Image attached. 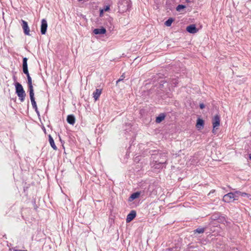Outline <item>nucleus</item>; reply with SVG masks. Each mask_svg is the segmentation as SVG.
I'll return each mask as SVG.
<instances>
[{
	"label": "nucleus",
	"mask_w": 251,
	"mask_h": 251,
	"mask_svg": "<svg viewBox=\"0 0 251 251\" xmlns=\"http://www.w3.org/2000/svg\"><path fill=\"white\" fill-rule=\"evenodd\" d=\"M27 78V83L29 88V92H34L33 87L32 85V79L29 75V74L26 75Z\"/></svg>",
	"instance_id": "8"
},
{
	"label": "nucleus",
	"mask_w": 251,
	"mask_h": 251,
	"mask_svg": "<svg viewBox=\"0 0 251 251\" xmlns=\"http://www.w3.org/2000/svg\"><path fill=\"white\" fill-rule=\"evenodd\" d=\"M34 92H29V96H30V100H31V104H32V107L35 109V110L36 112V113L38 114H39V111L38 110L36 102V101L35 100V99H34Z\"/></svg>",
	"instance_id": "3"
},
{
	"label": "nucleus",
	"mask_w": 251,
	"mask_h": 251,
	"mask_svg": "<svg viewBox=\"0 0 251 251\" xmlns=\"http://www.w3.org/2000/svg\"><path fill=\"white\" fill-rule=\"evenodd\" d=\"M187 2H189L191 0H186Z\"/></svg>",
	"instance_id": "29"
},
{
	"label": "nucleus",
	"mask_w": 251,
	"mask_h": 251,
	"mask_svg": "<svg viewBox=\"0 0 251 251\" xmlns=\"http://www.w3.org/2000/svg\"><path fill=\"white\" fill-rule=\"evenodd\" d=\"M16 94H17L18 96L19 97V99L21 100V101H22V102L24 101L25 100V97L26 96L25 91L22 92H21L19 93H17Z\"/></svg>",
	"instance_id": "15"
},
{
	"label": "nucleus",
	"mask_w": 251,
	"mask_h": 251,
	"mask_svg": "<svg viewBox=\"0 0 251 251\" xmlns=\"http://www.w3.org/2000/svg\"><path fill=\"white\" fill-rule=\"evenodd\" d=\"M103 10L104 12H106L109 10L110 9V6L109 5H106L104 7V8L102 9Z\"/></svg>",
	"instance_id": "24"
},
{
	"label": "nucleus",
	"mask_w": 251,
	"mask_h": 251,
	"mask_svg": "<svg viewBox=\"0 0 251 251\" xmlns=\"http://www.w3.org/2000/svg\"><path fill=\"white\" fill-rule=\"evenodd\" d=\"M196 232L199 233H202L204 231V228H198L195 230Z\"/></svg>",
	"instance_id": "22"
},
{
	"label": "nucleus",
	"mask_w": 251,
	"mask_h": 251,
	"mask_svg": "<svg viewBox=\"0 0 251 251\" xmlns=\"http://www.w3.org/2000/svg\"><path fill=\"white\" fill-rule=\"evenodd\" d=\"M23 72L26 75L29 74L27 67H23Z\"/></svg>",
	"instance_id": "23"
},
{
	"label": "nucleus",
	"mask_w": 251,
	"mask_h": 251,
	"mask_svg": "<svg viewBox=\"0 0 251 251\" xmlns=\"http://www.w3.org/2000/svg\"><path fill=\"white\" fill-rule=\"evenodd\" d=\"M49 142H50V144L51 147L53 149V150H57V148L55 145V143H54V140H53V139L52 138V137L51 136V135H50L49 136Z\"/></svg>",
	"instance_id": "14"
},
{
	"label": "nucleus",
	"mask_w": 251,
	"mask_h": 251,
	"mask_svg": "<svg viewBox=\"0 0 251 251\" xmlns=\"http://www.w3.org/2000/svg\"><path fill=\"white\" fill-rule=\"evenodd\" d=\"M238 192L240 193L239 194V197L241 196L243 197H247L248 199L251 200V195L246 193L241 192L239 191H238Z\"/></svg>",
	"instance_id": "17"
},
{
	"label": "nucleus",
	"mask_w": 251,
	"mask_h": 251,
	"mask_svg": "<svg viewBox=\"0 0 251 251\" xmlns=\"http://www.w3.org/2000/svg\"><path fill=\"white\" fill-rule=\"evenodd\" d=\"M239 194L240 193L238 191L228 193L224 196L223 200L224 201L228 203L233 202L238 200Z\"/></svg>",
	"instance_id": "1"
},
{
	"label": "nucleus",
	"mask_w": 251,
	"mask_h": 251,
	"mask_svg": "<svg viewBox=\"0 0 251 251\" xmlns=\"http://www.w3.org/2000/svg\"><path fill=\"white\" fill-rule=\"evenodd\" d=\"M140 192H137L133 193L132 194H131V195L129 198V201H133L134 200L138 198L140 196Z\"/></svg>",
	"instance_id": "13"
},
{
	"label": "nucleus",
	"mask_w": 251,
	"mask_h": 251,
	"mask_svg": "<svg viewBox=\"0 0 251 251\" xmlns=\"http://www.w3.org/2000/svg\"><path fill=\"white\" fill-rule=\"evenodd\" d=\"M200 107L201 109H203V108H204L205 105L203 103H201L200 105Z\"/></svg>",
	"instance_id": "27"
},
{
	"label": "nucleus",
	"mask_w": 251,
	"mask_h": 251,
	"mask_svg": "<svg viewBox=\"0 0 251 251\" xmlns=\"http://www.w3.org/2000/svg\"><path fill=\"white\" fill-rule=\"evenodd\" d=\"M48 27V23L45 19H42L41 25V32L42 34H45Z\"/></svg>",
	"instance_id": "4"
},
{
	"label": "nucleus",
	"mask_w": 251,
	"mask_h": 251,
	"mask_svg": "<svg viewBox=\"0 0 251 251\" xmlns=\"http://www.w3.org/2000/svg\"><path fill=\"white\" fill-rule=\"evenodd\" d=\"M124 77H125L124 76V75H122L121 76V77H120V78H119V79L117 81V82H116L117 84L118 83H119V82H120L121 81L123 80V79L124 78Z\"/></svg>",
	"instance_id": "25"
},
{
	"label": "nucleus",
	"mask_w": 251,
	"mask_h": 251,
	"mask_svg": "<svg viewBox=\"0 0 251 251\" xmlns=\"http://www.w3.org/2000/svg\"><path fill=\"white\" fill-rule=\"evenodd\" d=\"M186 30L190 33H195L198 31V29L194 25H191L188 26L186 28Z\"/></svg>",
	"instance_id": "7"
},
{
	"label": "nucleus",
	"mask_w": 251,
	"mask_h": 251,
	"mask_svg": "<svg viewBox=\"0 0 251 251\" xmlns=\"http://www.w3.org/2000/svg\"><path fill=\"white\" fill-rule=\"evenodd\" d=\"M27 59L26 57H24L23 58V67H27Z\"/></svg>",
	"instance_id": "20"
},
{
	"label": "nucleus",
	"mask_w": 251,
	"mask_h": 251,
	"mask_svg": "<svg viewBox=\"0 0 251 251\" xmlns=\"http://www.w3.org/2000/svg\"><path fill=\"white\" fill-rule=\"evenodd\" d=\"M136 213L135 211L132 210L127 216L126 219V223H129L136 217Z\"/></svg>",
	"instance_id": "6"
},
{
	"label": "nucleus",
	"mask_w": 251,
	"mask_h": 251,
	"mask_svg": "<svg viewBox=\"0 0 251 251\" xmlns=\"http://www.w3.org/2000/svg\"><path fill=\"white\" fill-rule=\"evenodd\" d=\"M22 26L23 29L24 30V33L25 35H30V34H29L30 29H29V27L28 26L27 23L26 21L23 20H22Z\"/></svg>",
	"instance_id": "5"
},
{
	"label": "nucleus",
	"mask_w": 251,
	"mask_h": 251,
	"mask_svg": "<svg viewBox=\"0 0 251 251\" xmlns=\"http://www.w3.org/2000/svg\"><path fill=\"white\" fill-rule=\"evenodd\" d=\"M204 124L203 121L202 119H198L197 122L196 126L198 128L203 127Z\"/></svg>",
	"instance_id": "16"
},
{
	"label": "nucleus",
	"mask_w": 251,
	"mask_h": 251,
	"mask_svg": "<svg viewBox=\"0 0 251 251\" xmlns=\"http://www.w3.org/2000/svg\"><path fill=\"white\" fill-rule=\"evenodd\" d=\"M249 157H250V159H251V154H250Z\"/></svg>",
	"instance_id": "30"
},
{
	"label": "nucleus",
	"mask_w": 251,
	"mask_h": 251,
	"mask_svg": "<svg viewBox=\"0 0 251 251\" xmlns=\"http://www.w3.org/2000/svg\"><path fill=\"white\" fill-rule=\"evenodd\" d=\"M67 121L69 124L74 125L75 121V118L72 115H68L67 118Z\"/></svg>",
	"instance_id": "10"
},
{
	"label": "nucleus",
	"mask_w": 251,
	"mask_h": 251,
	"mask_svg": "<svg viewBox=\"0 0 251 251\" xmlns=\"http://www.w3.org/2000/svg\"><path fill=\"white\" fill-rule=\"evenodd\" d=\"M185 7L184 5L179 4L176 7V10L177 11H180L181 9H184Z\"/></svg>",
	"instance_id": "21"
},
{
	"label": "nucleus",
	"mask_w": 251,
	"mask_h": 251,
	"mask_svg": "<svg viewBox=\"0 0 251 251\" xmlns=\"http://www.w3.org/2000/svg\"><path fill=\"white\" fill-rule=\"evenodd\" d=\"M220 117L218 115H216L212 119V125H213V130L212 132L213 133H216V130L218 128V127L220 126Z\"/></svg>",
	"instance_id": "2"
},
{
	"label": "nucleus",
	"mask_w": 251,
	"mask_h": 251,
	"mask_svg": "<svg viewBox=\"0 0 251 251\" xmlns=\"http://www.w3.org/2000/svg\"><path fill=\"white\" fill-rule=\"evenodd\" d=\"M101 94V90L100 89H97L93 93V97L95 100H97L100 97Z\"/></svg>",
	"instance_id": "11"
},
{
	"label": "nucleus",
	"mask_w": 251,
	"mask_h": 251,
	"mask_svg": "<svg viewBox=\"0 0 251 251\" xmlns=\"http://www.w3.org/2000/svg\"><path fill=\"white\" fill-rule=\"evenodd\" d=\"M173 22V20L172 18H169L168 20H167L165 23V25L167 26H170L171 25L172 23Z\"/></svg>",
	"instance_id": "19"
},
{
	"label": "nucleus",
	"mask_w": 251,
	"mask_h": 251,
	"mask_svg": "<svg viewBox=\"0 0 251 251\" xmlns=\"http://www.w3.org/2000/svg\"><path fill=\"white\" fill-rule=\"evenodd\" d=\"M16 93H19L25 91L22 85L19 82H17L15 84Z\"/></svg>",
	"instance_id": "12"
},
{
	"label": "nucleus",
	"mask_w": 251,
	"mask_h": 251,
	"mask_svg": "<svg viewBox=\"0 0 251 251\" xmlns=\"http://www.w3.org/2000/svg\"><path fill=\"white\" fill-rule=\"evenodd\" d=\"M104 12V11L102 9L100 10V17H102L103 16Z\"/></svg>",
	"instance_id": "26"
},
{
	"label": "nucleus",
	"mask_w": 251,
	"mask_h": 251,
	"mask_svg": "<svg viewBox=\"0 0 251 251\" xmlns=\"http://www.w3.org/2000/svg\"><path fill=\"white\" fill-rule=\"evenodd\" d=\"M165 116L164 115H160L156 119V122L157 123H160L164 119Z\"/></svg>",
	"instance_id": "18"
},
{
	"label": "nucleus",
	"mask_w": 251,
	"mask_h": 251,
	"mask_svg": "<svg viewBox=\"0 0 251 251\" xmlns=\"http://www.w3.org/2000/svg\"><path fill=\"white\" fill-rule=\"evenodd\" d=\"M165 163H166V161H162V162H160V164H165Z\"/></svg>",
	"instance_id": "28"
},
{
	"label": "nucleus",
	"mask_w": 251,
	"mask_h": 251,
	"mask_svg": "<svg viewBox=\"0 0 251 251\" xmlns=\"http://www.w3.org/2000/svg\"><path fill=\"white\" fill-rule=\"evenodd\" d=\"M93 33L95 34H103L106 33V29L103 27L95 28L93 30Z\"/></svg>",
	"instance_id": "9"
}]
</instances>
